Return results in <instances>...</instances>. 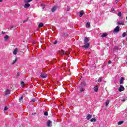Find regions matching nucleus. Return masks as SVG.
Returning a JSON list of instances; mask_svg holds the SVG:
<instances>
[{
    "mask_svg": "<svg viewBox=\"0 0 127 127\" xmlns=\"http://www.w3.org/2000/svg\"><path fill=\"white\" fill-rule=\"evenodd\" d=\"M21 86H24V82L23 81H21Z\"/></svg>",
    "mask_w": 127,
    "mask_h": 127,
    "instance_id": "32",
    "label": "nucleus"
},
{
    "mask_svg": "<svg viewBox=\"0 0 127 127\" xmlns=\"http://www.w3.org/2000/svg\"><path fill=\"white\" fill-rule=\"evenodd\" d=\"M10 94V90L9 89H7L5 92V96H6V95H9Z\"/></svg>",
    "mask_w": 127,
    "mask_h": 127,
    "instance_id": "9",
    "label": "nucleus"
},
{
    "mask_svg": "<svg viewBox=\"0 0 127 127\" xmlns=\"http://www.w3.org/2000/svg\"><path fill=\"white\" fill-rule=\"evenodd\" d=\"M90 122H91V123H96V122H97V120H96V118H94L90 120Z\"/></svg>",
    "mask_w": 127,
    "mask_h": 127,
    "instance_id": "19",
    "label": "nucleus"
},
{
    "mask_svg": "<svg viewBox=\"0 0 127 127\" xmlns=\"http://www.w3.org/2000/svg\"><path fill=\"white\" fill-rule=\"evenodd\" d=\"M119 25H125V22L123 21H119L117 22Z\"/></svg>",
    "mask_w": 127,
    "mask_h": 127,
    "instance_id": "13",
    "label": "nucleus"
},
{
    "mask_svg": "<svg viewBox=\"0 0 127 127\" xmlns=\"http://www.w3.org/2000/svg\"><path fill=\"white\" fill-rule=\"evenodd\" d=\"M40 76L41 78H46V77H47V74L45 72H42Z\"/></svg>",
    "mask_w": 127,
    "mask_h": 127,
    "instance_id": "3",
    "label": "nucleus"
},
{
    "mask_svg": "<svg viewBox=\"0 0 127 127\" xmlns=\"http://www.w3.org/2000/svg\"><path fill=\"white\" fill-rule=\"evenodd\" d=\"M126 19H127V16L126 17Z\"/></svg>",
    "mask_w": 127,
    "mask_h": 127,
    "instance_id": "48",
    "label": "nucleus"
},
{
    "mask_svg": "<svg viewBox=\"0 0 127 127\" xmlns=\"http://www.w3.org/2000/svg\"><path fill=\"white\" fill-rule=\"evenodd\" d=\"M26 21H27V19L25 20H24L23 23H25V22H26Z\"/></svg>",
    "mask_w": 127,
    "mask_h": 127,
    "instance_id": "39",
    "label": "nucleus"
},
{
    "mask_svg": "<svg viewBox=\"0 0 127 127\" xmlns=\"http://www.w3.org/2000/svg\"><path fill=\"white\" fill-rule=\"evenodd\" d=\"M92 118V115L91 114H88L87 116L86 117V119L87 120H90V119Z\"/></svg>",
    "mask_w": 127,
    "mask_h": 127,
    "instance_id": "18",
    "label": "nucleus"
},
{
    "mask_svg": "<svg viewBox=\"0 0 127 127\" xmlns=\"http://www.w3.org/2000/svg\"><path fill=\"white\" fill-rule=\"evenodd\" d=\"M57 41H55V42L54 43V44L55 45L56 44H57Z\"/></svg>",
    "mask_w": 127,
    "mask_h": 127,
    "instance_id": "36",
    "label": "nucleus"
},
{
    "mask_svg": "<svg viewBox=\"0 0 127 127\" xmlns=\"http://www.w3.org/2000/svg\"><path fill=\"white\" fill-rule=\"evenodd\" d=\"M83 15H84V11L81 10L79 12V17H82V16H83Z\"/></svg>",
    "mask_w": 127,
    "mask_h": 127,
    "instance_id": "12",
    "label": "nucleus"
},
{
    "mask_svg": "<svg viewBox=\"0 0 127 127\" xmlns=\"http://www.w3.org/2000/svg\"><path fill=\"white\" fill-rule=\"evenodd\" d=\"M116 3L119 2V0H116Z\"/></svg>",
    "mask_w": 127,
    "mask_h": 127,
    "instance_id": "44",
    "label": "nucleus"
},
{
    "mask_svg": "<svg viewBox=\"0 0 127 127\" xmlns=\"http://www.w3.org/2000/svg\"><path fill=\"white\" fill-rule=\"evenodd\" d=\"M43 24L42 23H40L39 25H38V27L39 28H40V27H42V26H43Z\"/></svg>",
    "mask_w": 127,
    "mask_h": 127,
    "instance_id": "24",
    "label": "nucleus"
},
{
    "mask_svg": "<svg viewBox=\"0 0 127 127\" xmlns=\"http://www.w3.org/2000/svg\"><path fill=\"white\" fill-rule=\"evenodd\" d=\"M112 11H115V9H114V8L112 9Z\"/></svg>",
    "mask_w": 127,
    "mask_h": 127,
    "instance_id": "45",
    "label": "nucleus"
},
{
    "mask_svg": "<svg viewBox=\"0 0 127 127\" xmlns=\"http://www.w3.org/2000/svg\"><path fill=\"white\" fill-rule=\"evenodd\" d=\"M44 115H45V116H46V117H47V116H48V112H45L44 113Z\"/></svg>",
    "mask_w": 127,
    "mask_h": 127,
    "instance_id": "30",
    "label": "nucleus"
},
{
    "mask_svg": "<svg viewBox=\"0 0 127 127\" xmlns=\"http://www.w3.org/2000/svg\"><path fill=\"white\" fill-rule=\"evenodd\" d=\"M16 62H17V59H15V60H14L12 63V65H14L15 63H16Z\"/></svg>",
    "mask_w": 127,
    "mask_h": 127,
    "instance_id": "22",
    "label": "nucleus"
},
{
    "mask_svg": "<svg viewBox=\"0 0 127 127\" xmlns=\"http://www.w3.org/2000/svg\"><path fill=\"white\" fill-rule=\"evenodd\" d=\"M29 6H30V4H29L28 3H26V4H25V5L24 6L25 8H28V7H29Z\"/></svg>",
    "mask_w": 127,
    "mask_h": 127,
    "instance_id": "11",
    "label": "nucleus"
},
{
    "mask_svg": "<svg viewBox=\"0 0 127 127\" xmlns=\"http://www.w3.org/2000/svg\"><path fill=\"white\" fill-rule=\"evenodd\" d=\"M122 102H126V99L124 98L122 100Z\"/></svg>",
    "mask_w": 127,
    "mask_h": 127,
    "instance_id": "38",
    "label": "nucleus"
},
{
    "mask_svg": "<svg viewBox=\"0 0 127 127\" xmlns=\"http://www.w3.org/2000/svg\"><path fill=\"white\" fill-rule=\"evenodd\" d=\"M17 76H19V73H17Z\"/></svg>",
    "mask_w": 127,
    "mask_h": 127,
    "instance_id": "46",
    "label": "nucleus"
},
{
    "mask_svg": "<svg viewBox=\"0 0 127 127\" xmlns=\"http://www.w3.org/2000/svg\"><path fill=\"white\" fill-rule=\"evenodd\" d=\"M1 33H2V34H4V33H5V32H3V31H2V32H1Z\"/></svg>",
    "mask_w": 127,
    "mask_h": 127,
    "instance_id": "42",
    "label": "nucleus"
},
{
    "mask_svg": "<svg viewBox=\"0 0 127 127\" xmlns=\"http://www.w3.org/2000/svg\"><path fill=\"white\" fill-rule=\"evenodd\" d=\"M8 109L7 107L5 106L4 108V111H7Z\"/></svg>",
    "mask_w": 127,
    "mask_h": 127,
    "instance_id": "35",
    "label": "nucleus"
},
{
    "mask_svg": "<svg viewBox=\"0 0 127 127\" xmlns=\"http://www.w3.org/2000/svg\"><path fill=\"white\" fill-rule=\"evenodd\" d=\"M93 89L95 92H98V90H99V87L98 86V85H95Z\"/></svg>",
    "mask_w": 127,
    "mask_h": 127,
    "instance_id": "8",
    "label": "nucleus"
},
{
    "mask_svg": "<svg viewBox=\"0 0 127 127\" xmlns=\"http://www.w3.org/2000/svg\"><path fill=\"white\" fill-rule=\"evenodd\" d=\"M91 26V23L90 22H88L86 24V28H89Z\"/></svg>",
    "mask_w": 127,
    "mask_h": 127,
    "instance_id": "14",
    "label": "nucleus"
},
{
    "mask_svg": "<svg viewBox=\"0 0 127 127\" xmlns=\"http://www.w3.org/2000/svg\"><path fill=\"white\" fill-rule=\"evenodd\" d=\"M108 36V34L107 33H104L101 35V37L104 38V37H107Z\"/></svg>",
    "mask_w": 127,
    "mask_h": 127,
    "instance_id": "15",
    "label": "nucleus"
},
{
    "mask_svg": "<svg viewBox=\"0 0 127 127\" xmlns=\"http://www.w3.org/2000/svg\"><path fill=\"white\" fill-rule=\"evenodd\" d=\"M82 84L84 86H86V82H83Z\"/></svg>",
    "mask_w": 127,
    "mask_h": 127,
    "instance_id": "40",
    "label": "nucleus"
},
{
    "mask_svg": "<svg viewBox=\"0 0 127 127\" xmlns=\"http://www.w3.org/2000/svg\"><path fill=\"white\" fill-rule=\"evenodd\" d=\"M84 91H85L84 88H80V92H84Z\"/></svg>",
    "mask_w": 127,
    "mask_h": 127,
    "instance_id": "33",
    "label": "nucleus"
},
{
    "mask_svg": "<svg viewBox=\"0 0 127 127\" xmlns=\"http://www.w3.org/2000/svg\"><path fill=\"white\" fill-rule=\"evenodd\" d=\"M102 79H103V77H100L99 79H98V83H101V82H102Z\"/></svg>",
    "mask_w": 127,
    "mask_h": 127,
    "instance_id": "23",
    "label": "nucleus"
},
{
    "mask_svg": "<svg viewBox=\"0 0 127 127\" xmlns=\"http://www.w3.org/2000/svg\"><path fill=\"white\" fill-rule=\"evenodd\" d=\"M41 6L42 7L43 9H44V8H45V5L43 4H41Z\"/></svg>",
    "mask_w": 127,
    "mask_h": 127,
    "instance_id": "27",
    "label": "nucleus"
},
{
    "mask_svg": "<svg viewBox=\"0 0 127 127\" xmlns=\"http://www.w3.org/2000/svg\"><path fill=\"white\" fill-rule=\"evenodd\" d=\"M58 7L57 6H55L53 7L52 8L51 11L52 12H54L57 9Z\"/></svg>",
    "mask_w": 127,
    "mask_h": 127,
    "instance_id": "6",
    "label": "nucleus"
},
{
    "mask_svg": "<svg viewBox=\"0 0 127 127\" xmlns=\"http://www.w3.org/2000/svg\"><path fill=\"white\" fill-rule=\"evenodd\" d=\"M110 104V101L107 100L105 102V106L108 107V105Z\"/></svg>",
    "mask_w": 127,
    "mask_h": 127,
    "instance_id": "21",
    "label": "nucleus"
},
{
    "mask_svg": "<svg viewBox=\"0 0 127 127\" xmlns=\"http://www.w3.org/2000/svg\"><path fill=\"white\" fill-rule=\"evenodd\" d=\"M33 115H36V113H34V114L32 113V116H33Z\"/></svg>",
    "mask_w": 127,
    "mask_h": 127,
    "instance_id": "43",
    "label": "nucleus"
},
{
    "mask_svg": "<svg viewBox=\"0 0 127 127\" xmlns=\"http://www.w3.org/2000/svg\"><path fill=\"white\" fill-rule=\"evenodd\" d=\"M23 100V96H21L19 98V102H21Z\"/></svg>",
    "mask_w": 127,
    "mask_h": 127,
    "instance_id": "25",
    "label": "nucleus"
},
{
    "mask_svg": "<svg viewBox=\"0 0 127 127\" xmlns=\"http://www.w3.org/2000/svg\"><path fill=\"white\" fill-rule=\"evenodd\" d=\"M17 48H15L14 50V51L13 52V54H14V55H16V54H17Z\"/></svg>",
    "mask_w": 127,
    "mask_h": 127,
    "instance_id": "16",
    "label": "nucleus"
},
{
    "mask_svg": "<svg viewBox=\"0 0 127 127\" xmlns=\"http://www.w3.org/2000/svg\"><path fill=\"white\" fill-rule=\"evenodd\" d=\"M84 44H86V43H88L89 42V39L87 37L84 38Z\"/></svg>",
    "mask_w": 127,
    "mask_h": 127,
    "instance_id": "10",
    "label": "nucleus"
},
{
    "mask_svg": "<svg viewBox=\"0 0 127 127\" xmlns=\"http://www.w3.org/2000/svg\"><path fill=\"white\" fill-rule=\"evenodd\" d=\"M109 64H111L112 63V62L111 61H109L108 62Z\"/></svg>",
    "mask_w": 127,
    "mask_h": 127,
    "instance_id": "41",
    "label": "nucleus"
},
{
    "mask_svg": "<svg viewBox=\"0 0 127 127\" xmlns=\"http://www.w3.org/2000/svg\"><path fill=\"white\" fill-rule=\"evenodd\" d=\"M118 16H122V12H119L118 13Z\"/></svg>",
    "mask_w": 127,
    "mask_h": 127,
    "instance_id": "31",
    "label": "nucleus"
},
{
    "mask_svg": "<svg viewBox=\"0 0 127 127\" xmlns=\"http://www.w3.org/2000/svg\"><path fill=\"white\" fill-rule=\"evenodd\" d=\"M31 102L32 103H35V99H32L31 100Z\"/></svg>",
    "mask_w": 127,
    "mask_h": 127,
    "instance_id": "34",
    "label": "nucleus"
},
{
    "mask_svg": "<svg viewBox=\"0 0 127 127\" xmlns=\"http://www.w3.org/2000/svg\"><path fill=\"white\" fill-rule=\"evenodd\" d=\"M119 92H123V91H125V87L123 85H120V87L119 89Z\"/></svg>",
    "mask_w": 127,
    "mask_h": 127,
    "instance_id": "4",
    "label": "nucleus"
},
{
    "mask_svg": "<svg viewBox=\"0 0 127 127\" xmlns=\"http://www.w3.org/2000/svg\"><path fill=\"white\" fill-rule=\"evenodd\" d=\"M124 80H125V78H124L123 77H121L120 81V84L122 85V84L124 83Z\"/></svg>",
    "mask_w": 127,
    "mask_h": 127,
    "instance_id": "17",
    "label": "nucleus"
},
{
    "mask_svg": "<svg viewBox=\"0 0 127 127\" xmlns=\"http://www.w3.org/2000/svg\"><path fill=\"white\" fill-rule=\"evenodd\" d=\"M5 40L8 39V35H5L4 37Z\"/></svg>",
    "mask_w": 127,
    "mask_h": 127,
    "instance_id": "29",
    "label": "nucleus"
},
{
    "mask_svg": "<svg viewBox=\"0 0 127 127\" xmlns=\"http://www.w3.org/2000/svg\"><path fill=\"white\" fill-rule=\"evenodd\" d=\"M83 48H85V49H88L90 47V43H86V44L83 45Z\"/></svg>",
    "mask_w": 127,
    "mask_h": 127,
    "instance_id": "2",
    "label": "nucleus"
},
{
    "mask_svg": "<svg viewBox=\"0 0 127 127\" xmlns=\"http://www.w3.org/2000/svg\"><path fill=\"white\" fill-rule=\"evenodd\" d=\"M126 35H127V33L124 32V33H123L122 36H123V37H126Z\"/></svg>",
    "mask_w": 127,
    "mask_h": 127,
    "instance_id": "28",
    "label": "nucleus"
},
{
    "mask_svg": "<svg viewBox=\"0 0 127 127\" xmlns=\"http://www.w3.org/2000/svg\"><path fill=\"white\" fill-rule=\"evenodd\" d=\"M1 1H2V0H0V2H1Z\"/></svg>",
    "mask_w": 127,
    "mask_h": 127,
    "instance_id": "47",
    "label": "nucleus"
},
{
    "mask_svg": "<svg viewBox=\"0 0 127 127\" xmlns=\"http://www.w3.org/2000/svg\"><path fill=\"white\" fill-rule=\"evenodd\" d=\"M47 127H51V126H52V122H51V121L49 120L47 123Z\"/></svg>",
    "mask_w": 127,
    "mask_h": 127,
    "instance_id": "5",
    "label": "nucleus"
},
{
    "mask_svg": "<svg viewBox=\"0 0 127 127\" xmlns=\"http://www.w3.org/2000/svg\"><path fill=\"white\" fill-rule=\"evenodd\" d=\"M115 50H118V49H119V48L118 47H115Z\"/></svg>",
    "mask_w": 127,
    "mask_h": 127,
    "instance_id": "37",
    "label": "nucleus"
},
{
    "mask_svg": "<svg viewBox=\"0 0 127 127\" xmlns=\"http://www.w3.org/2000/svg\"><path fill=\"white\" fill-rule=\"evenodd\" d=\"M60 54L62 56H63V55H67L68 56V53L67 52H65L64 50H61L60 51Z\"/></svg>",
    "mask_w": 127,
    "mask_h": 127,
    "instance_id": "1",
    "label": "nucleus"
},
{
    "mask_svg": "<svg viewBox=\"0 0 127 127\" xmlns=\"http://www.w3.org/2000/svg\"><path fill=\"white\" fill-rule=\"evenodd\" d=\"M30 1H32V0H24L25 3H28V2H30Z\"/></svg>",
    "mask_w": 127,
    "mask_h": 127,
    "instance_id": "20",
    "label": "nucleus"
},
{
    "mask_svg": "<svg viewBox=\"0 0 127 127\" xmlns=\"http://www.w3.org/2000/svg\"><path fill=\"white\" fill-rule=\"evenodd\" d=\"M115 32H119L120 31V26H118L114 29Z\"/></svg>",
    "mask_w": 127,
    "mask_h": 127,
    "instance_id": "7",
    "label": "nucleus"
},
{
    "mask_svg": "<svg viewBox=\"0 0 127 127\" xmlns=\"http://www.w3.org/2000/svg\"><path fill=\"white\" fill-rule=\"evenodd\" d=\"M124 123V121H120L118 123V125L119 126H121V125H123V123Z\"/></svg>",
    "mask_w": 127,
    "mask_h": 127,
    "instance_id": "26",
    "label": "nucleus"
}]
</instances>
